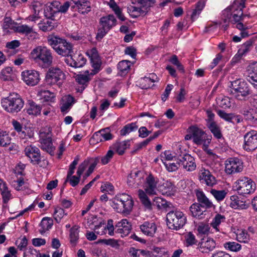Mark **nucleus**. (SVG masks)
Segmentation results:
<instances>
[{"label":"nucleus","mask_w":257,"mask_h":257,"mask_svg":"<svg viewBox=\"0 0 257 257\" xmlns=\"http://www.w3.org/2000/svg\"><path fill=\"white\" fill-rule=\"evenodd\" d=\"M30 57L43 68L49 67L53 61L52 50L44 46H38L34 48L30 53Z\"/></svg>","instance_id":"obj_1"},{"label":"nucleus","mask_w":257,"mask_h":257,"mask_svg":"<svg viewBox=\"0 0 257 257\" xmlns=\"http://www.w3.org/2000/svg\"><path fill=\"white\" fill-rule=\"evenodd\" d=\"M185 140H192L198 146H201L203 150L209 154V138L208 135L196 125H191L187 129Z\"/></svg>","instance_id":"obj_2"},{"label":"nucleus","mask_w":257,"mask_h":257,"mask_svg":"<svg viewBox=\"0 0 257 257\" xmlns=\"http://www.w3.org/2000/svg\"><path fill=\"white\" fill-rule=\"evenodd\" d=\"M134 203L131 195L121 193L116 195L112 199L111 206L116 212L127 215L132 211Z\"/></svg>","instance_id":"obj_3"},{"label":"nucleus","mask_w":257,"mask_h":257,"mask_svg":"<svg viewBox=\"0 0 257 257\" xmlns=\"http://www.w3.org/2000/svg\"><path fill=\"white\" fill-rule=\"evenodd\" d=\"M3 108L8 112L17 113L21 111L24 105V101L18 93H10L1 100Z\"/></svg>","instance_id":"obj_4"},{"label":"nucleus","mask_w":257,"mask_h":257,"mask_svg":"<svg viewBox=\"0 0 257 257\" xmlns=\"http://www.w3.org/2000/svg\"><path fill=\"white\" fill-rule=\"evenodd\" d=\"M166 218L168 227L175 230L182 228L187 222L185 214L182 211L177 209L169 211L167 214Z\"/></svg>","instance_id":"obj_5"},{"label":"nucleus","mask_w":257,"mask_h":257,"mask_svg":"<svg viewBox=\"0 0 257 257\" xmlns=\"http://www.w3.org/2000/svg\"><path fill=\"white\" fill-rule=\"evenodd\" d=\"M65 78V75L58 67H52L49 68L45 76V83L48 85H56L60 87Z\"/></svg>","instance_id":"obj_6"},{"label":"nucleus","mask_w":257,"mask_h":257,"mask_svg":"<svg viewBox=\"0 0 257 257\" xmlns=\"http://www.w3.org/2000/svg\"><path fill=\"white\" fill-rule=\"evenodd\" d=\"M243 11H238L237 13H232L230 19H228L227 14L223 15L224 22L229 21L233 25V27L236 28L241 31V35L243 37H247L249 36L248 27L246 25L243 24Z\"/></svg>","instance_id":"obj_7"},{"label":"nucleus","mask_w":257,"mask_h":257,"mask_svg":"<svg viewBox=\"0 0 257 257\" xmlns=\"http://www.w3.org/2000/svg\"><path fill=\"white\" fill-rule=\"evenodd\" d=\"M116 25V20L113 15H108L100 18L99 28L96 35L97 39H101L108 32Z\"/></svg>","instance_id":"obj_8"},{"label":"nucleus","mask_w":257,"mask_h":257,"mask_svg":"<svg viewBox=\"0 0 257 257\" xmlns=\"http://www.w3.org/2000/svg\"><path fill=\"white\" fill-rule=\"evenodd\" d=\"M235 187L237 192L243 196L253 193L255 189L254 182L247 177H242L235 182Z\"/></svg>","instance_id":"obj_9"},{"label":"nucleus","mask_w":257,"mask_h":257,"mask_svg":"<svg viewBox=\"0 0 257 257\" xmlns=\"http://www.w3.org/2000/svg\"><path fill=\"white\" fill-rule=\"evenodd\" d=\"M151 7L138 3L137 0L127 8V10L130 16L136 18L140 16H145L150 10Z\"/></svg>","instance_id":"obj_10"},{"label":"nucleus","mask_w":257,"mask_h":257,"mask_svg":"<svg viewBox=\"0 0 257 257\" xmlns=\"http://www.w3.org/2000/svg\"><path fill=\"white\" fill-rule=\"evenodd\" d=\"M231 92L236 94L235 96L240 99L239 96H246L249 94V89L247 83L243 80L237 79L231 82Z\"/></svg>","instance_id":"obj_11"},{"label":"nucleus","mask_w":257,"mask_h":257,"mask_svg":"<svg viewBox=\"0 0 257 257\" xmlns=\"http://www.w3.org/2000/svg\"><path fill=\"white\" fill-rule=\"evenodd\" d=\"M225 171L227 174L231 175L242 171L243 165L242 161L237 158H231L225 161Z\"/></svg>","instance_id":"obj_12"},{"label":"nucleus","mask_w":257,"mask_h":257,"mask_svg":"<svg viewBox=\"0 0 257 257\" xmlns=\"http://www.w3.org/2000/svg\"><path fill=\"white\" fill-rule=\"evenodd\" d=\"M93 230L97 235H104L108 231V234L110 236H113L114 230L113 221L112 219H109L107 220V224H106L105 221L102 220L99 222L98 224L94 226Z\"/></svg>","instance_id":"obj_13"},{"label":"nucleus","mask_w":257,"mask_h":257,"mask_svg":"<svg viewBox=\"0 0 257 257\" xmlns=\"http://www.w3.org/2000/svg\"><path fill=\"white\" fill-rule=\"evenodd\" d=\"M243 148L246 151H252L257 149V131L251 130L244 136Z\"/></svg>","instance_id":"obj_14"},{"label":"nucleus","mask_w":257,"mask_h":257,"mask_svg":"<svg viewBox=\"0 0 257 257\" xmlns=\"http://www.w3.org/2000/svg\"><path fill=\"white\" fill-rule=\"evenodd\" d=\"M22 78L28 85L35 86L40 80L39 73L36 70H26L22 72Z\"/></svg>","instance_id":"obj_15"},{"label":"nucleus","mask_w":257,"mask_h":257,"mask_svg":"<svg viewBox=\"0 0 257 257\" xmlns=\"http://www.w3.org/2000/svg\"><path fill=\"white\" fill-rule=\"evenodd\" d=\"M25 155L33 164H38L41 161L40 151L36 146L30 145L27 146L24 150Z\"/></svg>","instance_id":"obj_16"},{"label":"nucleus","mask_w":257,"mask_h":257,"mask_svg":"<svg viewBox=\"0 0 257 257\" xmlns=\"http://www.w3.org/2000/svg\"><path fill=\"white\" fill-rule=\"evenodd\" d=\"M65 63L69 66L74 68L83 67L86 63V59L81 54H75L70 55L65 59Z\"/></svg>","instance_id":"obj_17"},{"label":"nucleus","mask_w":257,"mask_h":257,"mask_svg":"<svg viewBox=\"0 0 257 257\" xmlns=\"http://www.w3.org/2000/svg\"><path fill=\"white\" fill-rule=\"evenodd\" d=\"M158 181L151 174L149 175L146 178L144 183L143 188L144 191L149 195L156 194L157 191Z\"/></svg>","instance_id":"obj_18"},{"label":"nucleus","mask_w":257,"mask_h":257,"mask_svg":"<svg viewBox=\"0 0 257 257\" xmlns=\"http://www.w3.org/2000/svg\"><path fill=\"white\" fill-rule=\"evenodd\" d=\"M179 160L181 166H182L187 171H193L195 170L196 165L194 162V158L189 154L180 155Z\"/></svg>","instance_id":"obj_19"},{"label":"nucleus","mask_w":257,"mask_h":257,"mask_svg":"<svg viewBox=\"0 0 257 257\" xmlns=\"http://www.w3.org/2000/svg\"><path fill=\"white\" fill-rule=\"evenodd\" d=\"M209 207L208 206L195 203L191 205L190 210L193 217L201 219L204 218L207 214L208 211L207 209Z\"/></svg>","instance_id":"obj_20"},{"label":"nucleus","mask_w":257,"mask_h":257,"mask_svg":"<svg viewBox=\"0 0 257 257\" xmlns=\"http://www.w3.org/2000/svg\"><path fill=\"white\" fill-rule=\"evenodd\" d=\"M247 80L257 87V62L250 64L246 71Z\"/></svg>","instance_id":"obj_21"},{"label":"nucleus","mask_w":257,"mask_h":257,"mask_svg":"<svg viewBox=\"0 0 257 257\" xmlns=\"http://www.w3.org/2000/svg\"><path fill=\"white\" fill-rule=\"evenodd\" d=\"M246 0H235L232 5L223 12V15L227 14L228 19H230L232 13H237L238 11H242L245 7V2Z\"/></svg>","instance_id":"obj_22"},{"label":"nucleus","mask_w":257,"mask_h":257,"mask_svg":"<svg viewBox=\"0 0 257 257\" xmlns=\"http://www.w3.org/2000/svg\"><path fill=\"white\" fill-rule=\"evenodd\" d=\"M59 2L54 1L47 5L44 10L45 16L48 19L54 20L59 14L58 7Z\"/></svg>","instance_id":"obj_23"},{"label":"nucleus","mask_w":257,"mask_h":257,"mask_svg":"<svg viewBox=\"0 0 257 257\" xmlns=\"http://www.w3.org/2000/svg\"><path fill=\"white\" fill-rule=\"evenodd\" d=\"M140 229L144 235L153 237L157 231V227L156 223L152 221H145L140 225Z\"/></svg>","instance_id":"obj_24"},{"label":"nucleus","mask_w":257,"mask_h":257,"mask_svg":"<svg viewBox=\"0 0 257 257\" xmlns=\"http://www.w3.org/2000/svg\"><path fill=\"white\" fill-rule=\"evenodd\" d=\"M56 52L59 55L69 57L73 52V45L69 42L63 39L59 46L56 48Z\"/></svg>","instance_id":"obj_25"},{"label":"nucleus","mask_w":257,"mask_h":257,"mask_svg":"<svg viewBox=\"0 0 257 257\" xmlns=\"http://www.w3.org/2000/svg\"><path fill=\"white\" fill-rule=\"evenodd\" d=\"M75 102L74 97L71 95L63 96L60 103L61 111L64 114L68 113Z\"/></svg>","instance_id":"obj_26"},{"label":"nucleus","mask_w":257,"mask_h":257,"mask_svg":"<svg viewBox=\"0 0 257 257\" xmlns=\"http://www.w3.org/2000/svg\"><path fill=\"white\" fill-rule=\"evenodd\" d=\"M115 226L118 227L116 232L120 234L121 237L127 236L132 229V225L126 219H123L118 222Z\"/></svg>","instance_id":"obj_27"},{"label":"nucleus","mask_w":257,"mask_h":257,"mask_svg":"<svg viewBox=\"0 0 257 257\" xmlns=\"http://www.w3.org/2000/svg\"><path fill=\"white\" fill-rule=\"evenodd\" d=\"M78 12L83 15L87 14L91 11V3L87 0H73Z\"/></svg>","instance_id":"obj_28"},{"label":"nucleus","mask_w":257,"mask_h":257,"mask_svg":"<svg viewBox=\"0 0 257 257\" xmlns=\"http://www.w3.org/2000/svg\"><path fill=\"white\" fill-rule=\"evenodd\" d=\"M90 73L88 71H86L83 74H79L76 76L75 80L76 82L82 86L80 87L81 90L83 91L87 86L89 81L91 79Z\"/></svg>","instance_id":"obj_29"},{"label":"nucleus","mask_w":257,"mask_h":257,"mask_svg":"<svg viewBox=\"0 0 257 257\" xmlns=\"http://www.w3.org/2000/svg\"><path fill=\"white\" fill-rule=\"evenodd\" d=\"M229 206L234 209H245L248 208V205L245 203V201L240 200L237 195L230 196Z\"/></svg>","instance_id":"obj_30"},{"label":"nucleus","mask_w":257,"mask_h":257,"mask_svg":"<svg viewBox=\"0 0 257 257\" xmlns=\"http://www.w3.org/2000/svg\"><path fill=\"white\" fill-rule=\"evenodd\" d=\"M130 140L117 142L113 145L112 148L119 155H122L125 150L130 146Z\"/></svg>","instance_id":"obj_31"},{"label":"nucleus","mask_w":257,"mask_h":257,"mask_svg":"<svg viewBox=\"0 0 257 257\" xmlns=\"http://www.w3.org/2000/svg\"><path fill=\"white\" fill-rule=\"evenodd\" d=\"M216 104L220 107L226 109L231 107L233 104V100L225 96H219L216 99Z\"/></svg>","instance_id":"obj_32"},{"label":"nucleus","mask_w":257,"mask_h":257,"mask_svg":"<svg viewBox=\"0 0 257 257\" xmlns=\"http://www.w3.org/2000/svg\"><path fill=\"white\" fill-rule=\"evenodd\" d=\"M112 138V135L109 132L108 129L106 128L95 133L93 135L92 139H100V141H105L111 140Z\"/></svg>","instance_id":"obj_33"},{"label":"nucleus","mask_w":257,"mask_h":257,"mask_svg":"<svg viewBox=\"0 0 257 257\" xmlns=\"http://www.w3.org/2000/svg\"><path fill=\"white\" fill-rule=\"evenodd\" d=\"M163 187L164 188V190H162L163 194L171 196L174 195L176 193V189L175 186L170 181H167L163 183Z\"/></svg>","instance_id":"obj_34"},{"label":"nucleus","mask_w":257,"mask_h":257,"mask_svg":"<svg viewBox=\"0 0 257 257\" xmlns=\"http://www.w3.org/2000/svg\"><path fill=\"white\" fill-rule=\"evenodd\" d=\"M131 66V62L128 60L120 61L117 66L118 74L121 76L125 75L128 72Z\"/></svg>","instance_id":"obj_35"},{"label":"nucleus","mask_w":257,"mask_h":257,"mask_svg":"<svg viewBox=\"0 0 257 257\" xmlns=\"http://www.w3.org/2000/svg\"><path fill=\"white\" fill-rule=\"evenodd\" d=\"M242 114L247 121L253 122L257 120V111L254 109H246L243 110Z\"/></svg>","instance_id":"obj_36"},{"label":"nucleus","mask_w":257,"mask_h":257,"mask_svg":"<svg viewBox=\"0 0 257 257\" xmlns=\"http://www.w3.org/2000/svg\"><path fill=\"white\" fill-rule=\"evenodd\" d=\"M198 236L200 237L209 238V224L207 222H202L198 224L197 227Z\"/></svg>","instance_id":"obj_37"},{"label":"nucleus","mask_w":257,"mask_h":257,"mask_svg":"<svg viewBox=\"0 0 257 257\" xmlns=\"http://www.w3.org/2000/svg\"><path fill=\"white\" fill-rule=\"evenodd\" d=\"M147 193L142 189H139L138 191L139 198L142 203V204L147 209H151L152 203L149 198Z\"/></svg>","instance_id":"obj_38"},{"label":"nucleus","mask_w":257,"mask_h":257,"mask_svg":"<svg viewBox=\"0 0 257 257\" xmlns=\"http://www.w3.org/2000/svg\"><path fill=\"white\" fill-rule=\"evenodd\" d=\"M53 224V221L52 219L48 217L43 218L40 224L41 227L40 229V233H43L49 230L52 228Z\"/></svg>","instance_id":"obj_39"},{"label":"nucleus","mask_w":257,"mask_h":257,"mask_svg":"<svg viewBox=\"0 0 257 257\" xmlns=\"http://www.w3.org/2000/svg\"><path fill=\"white\" fill-rule=\"evenodd\" d=\"M29 107L27 112L30 115H38L40 114L42 108L40 105L36 104L33 101H29Z\"/></svg>","instance_id":"obj_40"},{"label":"nucleus","mask_w":257,"mask_h":257,"mask_svg":"<svg viewBox=\"0 0 257 257\" xmlns=\"http://www.w3.org/2000/svg\"><path fill=\"white\" fill-rule=\"evenodd\" d=\"M210 131L216 139H220L222 138L221 127L214 121L210 122Z\"/></svg>","instance_id":"obj_41"},{"label":"nucleus","mask_w":257,"mask_h":257,"mask_svg":"<svg viewBox=\"0 0 257 257\" xmlns=\"http://www.w3.org/2000/svg\"><path fill=\"white\" fill-rule=\"evenodd\" d=\"M138 126L136 122H132L125 125L119 131L120 135L125 136L131 132L137 131Z\"/></svg>","instance_id":"obj_42"},{"label":"nucleus","mask_w":257,"mask_h":257,"mask_svg":"<svg viewBox=\"0 0 257 257\" xmlns=\"http://www.w3.org/2000/svg\"><path fill=\"white\" fill-rule=\"evenodd\" d=\"M53 20L48 19L46 21H41L38 24V27L43 32L50 31L55 27V23Z\"/></svg>","instance_id":"obj_43"},{"label":"nucleus","mask_w":257,"mask_h":257,"mask_svg":"<svg viewBox=\"0 0 257 257\" xmlns=\"http://www.w3.org/2000/svg\"><path fill=\"white\" fill-rule=\"evenodd\" d=\"M79 227L74 225L70 229V241L71 244H76L79 239Z\"/></svg>","instance_id":"obj_44"},{"label":"nucleus","mask_w":257,"mask_h":257,"mask_svg":"<svg viewBox=\"0 0 257 257\" xmlns=\"http://www.w3.org/2000/svg\"><path fill=\"white\" fill-rule=\"evenodd\" d=\"M41 149L51 154L53 153L54 149L53 146L52 139L40 140Z\"/></svg>","instance_id":"obj_45"},{"label":"nucleus","mask_w":257,"mask_h":257,"mask_svg":"<svg viewBox=\"0 0 257 257\" xmlns=\"http://www.w3.org/2000/svg\"><path fill=\"white\" fill-rule=\"evenodd\" d=\"M195 194L198 204H201L202 205L209 207V199L206 196L203 191L201 190H196L195 191Z\"/></svg>","instance_id":"obj_46"},{"label":"nucleus","mask_w":257,"mask_h":257,"mask_svg":"<svg viewBox=\"0 0 257 257\" xmlns=\"http://www.w3.org/2000/svg\"><path fill=\"white\" fill-rule=\"evenodd\" d=\"M110 8L114 12L117 18L121 21H123L125 20V17L122 14L121 10L117 6L116 3L114 0H110L108 3Z\"/></svg>","instance_id":"obj_47"},{"label":"nucleus","mask_w":257,"mask_h":257,"mask_svg":"<svg viewBox=\"0 0 257 257\" xmlns=\"http://www.w3.org/2000/svg\"><path fill=\"white\" fill-rule=\"evenodd\" d=\"M199 180L201 183L209 186V170L202 167L199 172Z\"/></svg>","instance_id":"obj_48"},{"label":"nucleus","mask_w":257,"mask_h":257,"mask_svg":"<svg viewBox=\"0 0 257 257\" xmlns=\"http://www.w3.org/2000/svg\"><path fill=\"white\" fill-rule=\"evenodd\" d=\"M225 217L224 215L220 214H217L214 218L213 219L210 225L213 227V229L216 231H219V225L221 222H224Z\"/></svg>","instance_id":"obj_49"},{"label":"nucleus","mask_w":257,"mask_h":257,"mask_svg":"<svg viewBox=\"0 0 257 257\" xmlns=\"http://www.w3.org/2000/svg\"><path fill=\"white\" fill-rule=\"evenodd\" d=\"M1 78L5 81L12 80L13 79V72L12 68L7 67L1 71Z\"/></svg>","instance_id":"obj_50"},{"label":"nucleus","mask_w":257,"mask_h":257,"mask_svg":"<svg viewBox=\"0 0 257 257\" xmlns=\"http://www.w3.org/2000/svg\"><path fill=\"white\" fill-rule=\"evenodd\" d=\"M185 244L186 246H192L196 244L197 240L192 232H187L184 235Z\"/></svg>","instance_id":"obj_51"},{"label":"nucleus","mask_w":257,"mask_h":257,"mask_svg":"<svg viewBox=\"0 0 257 257\" xmlns=\"http://www.w3.org/2000/svg\"><path fill=\"white\" fill-rule=\"evenodd\" d=\"M11 138L6 131H0V146L5 147L11 144Z\"/></svg>","instance_id":"obj_52"},{"label":"nucleus","mask_w":257,"mask_h":257,"mask_svg":"<svg viewBox=\"0 0 257 257\" xmlns=\"http://www.w3.org/2000/svg\"><path fill=\"white\" fill-rule=\"evenodd\" d=\"M179 156L178 157L177 159H175L176 161V163H166L163 162V159H161L162 161L164 163L166 169L169 172H174L178 170L179 167L181 166V163H180V161L179 160Z\"/></svg>","instance_id":"obj_53"},{"label":"nucleus","mask_w":257,"mask_h":257,"mask_svg":"<svg viewBox=\"0 0 257 257\" xmlns=\"http://www.w3.org/2000/svg\"><path fill=\"white\" fill-rule=\"evenodd\" d=\"M224 247L227 250L231 251H238L241 249V246L240 244L234 241H228L224 243Z\"/></svg>","instance_id":"obj_54"},{"label":"nucleus","mask_w":257,"mask_h":257,"mask_svg":"<svg viewBox=\"0 0 257 257\" xmlns=\"http://www.w3.org/2000/svg\"><path fill=\"white\" fill-rule=\"evenodd\" d=\"M210 192L218 201L223 200L227 194L226 191L224 190H217L214 189H211L210 190Z\"/></svg>","instance_id":"obj_55"},{"label":"nucleus","mask_w":257,"mask_h":257,"mask_svg":"<svg viewBox=\"0 0 257 257\" xmlns=\"http://www.w3.org/2000/svg\"><path fill=\"white\" fill-rule=\"evenodd\" d=\"M236 239L239 242L248 243L250 240V236L245 230H242L237 233Z\"/></svg>","instance_id":"obj_56"},{"label":"nucleus","mask_w":257,"mask_h":257,"mask_svg":"<svg viewBox=\"0 0 257 257\" xmlns=\"http://www.w3.org/2000/svg\"><path fill=\"white\" fill-rule=\"evenodd\" d=\"M40 96L45 101L54 102L55 95L54 93L49 90L41 91L40 93Z\"/></svg>","instance_id":"obj_57"},{"label":"nucleus","mask_w":257,"mask_h":257,"mask_svg":"<svg viewBox=\"0 0 257 257\" xmlns=\"http://www.w3.org/2000/svg\"><path fill=\"white\" fill-rule=\"evenodd\" d=\"M52 130L50 127H44L40 132V140L52 139Z\"/></svg>","instance_id":"obj_58"},{"label":"nucleus","mask_w":257,"mask_h":257,"mask_svg":"<svg viewBox=\"0 0 257 257\" xmlns=\"http://www.w3.org/2000/svg\"><path fill=\"white\" fill-rule=\"evenodd\" d=\"M92 68H93L90 72L91 76L97 74L101 70V61L100 59L91 61Z\"/></svg>","instance_id":"obj_59"},{"label":"nucleus","mask_w":257,"mask_h":257,"mask_svg":"<svg viewBox=\"0 0 257 257\" xmlns=\"http://www.w3.org/2000/svg\"><path fill=\"white\" fill-rule=\"evenodd\" d=\"M217 114L223 119L228 122H231L232 120L234 117V115L232 113H226L223 110H216Z\"/></svg>","instance_id":"obj_60"},{"label":"nucleus","mask_w":257,"mask_h":257,"mask_svg":"<svg viewBox=\"0 0 257 257\" xmlns=\"http://www.w3.org/2000/svg\"><path fill=\"white\" fill-rule=\"evenodd\" d=\"M63 40V39H61L55 36H53L48 39V42L49 44L56 51V50H57L56 48L59 46V44H60V43H61V41H62Z\"/></svg>","instance_id":"obj_61"},{"label":"nucleus","mask_w":257,"mask_h":257,"mask_svg":"<svg viewBox=\"0 0 257 257\" xmlns=\"http://www.w3.org/2000/svg\"><path fill=\"white\" fill-rule=\"evenodd\" d=\"M15 30L19 33L27 35L30 34L32 32L33 29L32 27H29L28 25H21L17 26L15 28Z\"/></svg>","instance_id":"obj_62"},{"label":"nucleus","mask_w":257,"mask_h":257,"mask_svg":"<svg viewBox=\"0 0 257 257\" xmlns=\"http://www.w3.org/2000/svg\"><path fill=\"white\" fill-rule=\"evenodd\" d=\"M65 215V211L63 209L60 207L56 208L53 214V216L57 223H59Z\"/></svg>","instance_id":"obj_63"},{"label":"nucleus","mask_w":257,"mask_h":257,"mask_svg":"<svg viewBox=\"0 0 257 257\" xmlns=\"http://www.w3.org/2000/svg\"><path fill=\"white\" fill-rule=\"evenodd\" d=\"M128 253L131 257H141L146 255V251L144 250L136 249L135 247H131Z\"/></svg>","instance_id":"obj_64"}]
</instances>
